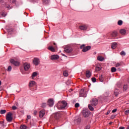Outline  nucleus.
<instances>
[{"mask_svg":"<svg viewBox=\"0 0 129 129\" xmlns=\"http://www.w3.org/2000/svg\"><path fill=\"white\" fill-rule=\"evenodd\" d=\"M38 75V73L36 72H34L32 75V79L34 80L35 77H37Z\"/></svg>","mask_w":129,"mask_h":129,"instance_id":"nucleus-18","label":"nucleus"},{"mask_svg":"<svg viewBox=\"0 0 129 129\" xmlns=\"http://www.w3.org/2000/svg\"><path fill=\"white\" fill-rule=\"evenodd\" d=\"M119 91L118 89H115L114 91V95L115 96H117Z\"/></svg>","mask_w":129,"mask_h":129,"instance_id":"nucleus-26","label":"nucleus"},{"mask_svg":"<svg viewBox=\"0 0 129 129\" xmlns=\"http://www.w3.org/2000/svg\"><path fill=\"white\" fill-rule=\"evenodd\" d=\"M80 106V104H79V103H76V104H75V107H76V108H78V107H79Z\"/></svg>","mask_w":129,"mask_h":129,"instance_id":"nucleus-37","label":"nucleus"},{"mask_svg":"<svg viewBox=\"0 0 129 129\" xmlns=\"http://www.w3.org/2000/svg\"><path fill=\"white\" fill-rule=\"evenodd\" d=\"M2 85V82L0 81V86Z\"/></svg>","mask_w":129,"mask_h":129,"instance_id":"nucleus-51","label":"nucleus"},{"mask_svg":"<svg viewBox=\"0 0 129 129\" xmlns=\"http://www.w3.org/2000/svg\"><path fill=\"white\" fill-rule=\"evenodd\" d=\"M33 63L34 65L37 66L39 65V64H40V60L39 58H35L33 60Z\"/></svg>","mask_w":129,"mask_h":129,"instance_id":"nucleus-8","label":"nucleus"},{"mask_svg":"<svg viewBox=\"0 0 129 129\" xmlns=\"http://www.w3.org/2000/svg\"><path fill=\"white\" fill-rule=\"evenodd\" d=\"M53 44L56 45V44H55V43H53Z\"/></svg>","mask_w":129,"mask_h":129,"instance_id":"nucleus-54","label":"nucleus"},{"mask_svg":"<svg viewBox=\"0 0 129 129\" xmlns=\"http://www.w3.org/2000/svg\"><path fill=\"white\" fill-rule=\"evenodd\" d=\"M45 114V110H42L39 112V116L41 118H42Z\"/></svg>","mask_w":129,"mask_h":129,"instance_id":"nucleus-14","label":"nucleus"},{"mask_svg":"<svg viewBox=\"0 0 129 129\" xmlns=\"http://www.w3.org/2000/svg\"><path fill=\"white\" fill-rule=\"evenodd\" d=\"M43 2L44 4H47L49 2V0H43Z\"/></svg>","mask_w":129,"mask_h":129,"instance_id":"nucleus-32","label":"nucleus"},{"mask_svg":"<svg viewBox=\"0 0 129 129\" xmlns=\"http://www.w3.org/2000/svg\"><path fill=\"white\" fill-rule=\"evenodd\" d=\"M37 110H34V112H33L34 115L35 116V115H37Z\"/></svg>","mask_w":129,"mask_h":129,"instance_id":"nucleus-42","label":"nucleus"},{"mask_svg":"<svg viewBox=\"0 0 129 129\" xmlns=\"http://www.w3.org/2000/svg\"><path fill=\"white\" fill-rule=\"evenodd\" d=\"M6 112V110L5 109L4 110L2 109L0 111V113L2 114H5Z\"/></svg>","mask_w":129,"mask_h":129,"instance_id":"nucleus-30","label":"nucleus"},{"mask_svg":"<svg viewBox=\"0 0 129 129\" xmlns=\"http://www.w3.org/2000/svg\"><path fill=\"white\" fill-rule=\"evenodd\" d=\"M59 57L58 55L54 54V55H52L50 56V59H51L52 60H57L59 58Z\"/></svg>","mask_w":129,"mask_h":129,"instance_id":"nucleus-13","label":"nucleus"},{"mask_svg":"<svg viewBox=\"0 0 129 129\" xmlns=\"http://www.w3.org/2000/svg\"><path fill=\"white\" fill-rule=\"evenodd\" d=\"M54 101L53 98H49L48 99V100H47V105L49 107H52L54 105Z\"/></svg>","mask_w":129,"mask_h":129,"instance_id":"nucleus-4","label":"nucleus"},{"mask_svg":"<svg viewBox=\"0 0 129 129\" xmlns=\"http://www.w3.org/2000/svg\"><path fill=\"white\" fill-rule=\"evenodd\" d=\"M92 81L93 83L96 82V79L95 78H92Z\"/></svg>","mask_w":129,"mask_h":129,"instance_id":"nucleus-36","label":"nucleus"},{"mask_svg":"<svg viewBox=\"0 0 129 129\" xmlns=\"http://www.w3.org/2000/svg\"><path fill=\"white\" fill-rule=\"evenodd\" d=\"M88 108H89V109H90L91 111H94V107H92V106L91 104H89V105H88Z\"/></svg>","mask_w":129,"mask_h":129,"instance_id":"nucleus-24","label":"nucleus"},{"mask_svg":"<svg viewBox=\"0 0 129 129\" xmlns=\"http://www.w3.org/2000/svg\"><path fill=\"white\" fill-rule=\"evenodd\" d=\"M119 129H125L124 127H119ZM126 129H128V128H126Z\"/></svg>","mask_w":129,"mask_h":129,"instance_id":"nucleus-48","label":"nucleus"},{"mask_svg":"<svg viewBox=\"0 0 129 129\" xmlns=\"http://www.w3.org/2000/svg\"><path fill=\"white\" fill-rule=\"evenodd\" d=\"M117 36V32L116 31H114L111 32V36L112 37L115 38V37H116Z\"/></svg>","mask_w":129,"mask_h":129,"instance_id":"nucleus-17","label":"nucleus"},{"mask_svg":"<svg viewBox=\"0 0 129 129\" xmlns=\"http://www.w3.org/2000/svg\"><path fill=\"white\" fill-rule=\"evenodd\" d=\"M27 119H31V116L30 115H27Z\"/></svg>","mask_w":129,"mask_h":129,"instance_id":"nucleus-47","label":"nucleus"},{"mask_svg":"<svg viewBox=\"0 0 129 129\" xmlns=\"http://www.w3.org/2000/svg\"><path fill=\"white\" fill-rule=\"evenodd\" d=\"M127 128H128V129H129V125H128V126L127 127Z\"/></svg>","mask_w":129,"mask_h":129,"instance_id":"nucleus-52","label":"nucleus"},{"mask_svg":"<svg viewBox=\"0 0 129 129\" xmlns=\"http://www.w3.org/2000/svg\"><path fill=\"white\" fill-rule=\"evenodd\" d=\"M86 129H90V127H86Z\"/></svg>","mask_w":129,"mask_h":129,"instance_id":"nucleus-50","label":"nucleus"},{"mask_svg":"<svg viewBox=\"0 0 129 129\" xmlns=\"http://www.w3.org/2000/svg\"><path fill=\"white\" fill-rule=\"evenodd\" d=\"M79 29L82 30H86L88 29V26L86 25L80 26Z\"/></svg>","mask_w":129,"mask_h":129,"instance_id":"nucleus-16","label":"nucleus"},{"mask_svg":"<svg viewBox=\"0 0 129 129\" xmlns=\"http://www.w3.org/2000/svg\"><path fill=\"white\" fill-rule=\"evenodd\" d=\"M128 88V86L127 85H124L123 87V91H126Z\"/></svg>","mask_w":129,"mask_h":129,"instance_id":"nucleus-29","label":"nucleus"},{"mask_svg":"<svg viewBox=\"0 0 129 129\" xmlns=\"http://www.w3.org/2000/svg\"><path fill=\"white\" fill-rule=\"evenodd\" d=\"M119 32L122 35H124L126 34V30L122 29L119 31Z\"/></svg>","mask_w":129,"mask_h":129,"instance_id":"nucleus-20","label":"nucleus"},{"mask_svg":"<svg viewBox=\"0 0 129 129\" xmlns=\"http://www.w3.org/2000/svg\"><path fill=\"white\" fill-rule=\"evenodd\" d=\"M101 70V67H96L95 68V71L98 72Z\"/></svg>","mask_w":129,"mask_h":129,"instance_id":"nucleus-27","label":"nucleus"},{"mask_svg":"<svg viewBox=\"0 0 129 129\" xmlns=\"http://www.w3.org/2000/svg\"><path fill=\"white\" fill-rule=\"evenodd\" d=\"M111 72L113 73V72H116V69L114 67H112L111 68Z\"/></svg>","mask_w":129,"mask_h":129,"instance_id":"nucleus-28","label":"nucleus"},{"mask_svg":"<svg viewBox=\"0 0 129 129\" xmlns=\"http://www.w3.org/2000/svg\"><path fill=\"white\" fill-rule=\"evenodd\" d=\"M80 48L82 49V51L84 52H87V51L89 50L91 48V46H87L85 47V44L81 45L80 46Z\"/></svg>","mask_w":129,"mask_h":129,"instance_id":"nucleus-2","label":"nucleus"},{"mask_svg":"<svg viewBox=\"0 0 129 129\" xmlns=\"http://www.w3.org/2000/svg\"><path fill=\"white\" fill-rule=\"evenodd\" d=\"M90 114V112L88 110H83V115L84 117H88Z\"/></svg>","mask_w":129,"mask_h":129,"instance_id":"nucleus-5","label":"nucleus"},{"mask_svg":"<svg viewBox=\"0 0 129 129\" xmlns=\"http://www.w3.org/2000/svg\"><path fill=\"white\" fill-rule=\"evenodd\" d=\"M20 129H27V127L25 126V125H22L20 126Z\"/></svg>","mask_w":129,"mask_h":129,"instance_id":"nucleus-31","label":"nucleus"},{"mask_svg":"<svg viewBox=\"0 0 129 129\" xmlns=\"http://www.w3.org/2000/svg\"><path fill=\"white\" fill-rule=\"evenodd\" d=\"M119 66H120V64L119 63H117L115 64V67H119Z\"/></svg>","mask_w":129,"mask_h":129,"instance_id":"nucleus-43","label":"nucleus"},{"mask_svg":"<svg viewBox=\"0 0 129 129\" xmlns=\"http://www.w3.org/2000/svg\"><path fill=\"white\" fill-rule=\"evenodd\" d=\"M122 21L121 20H119L117 22V24L119 26H121L122 24Z\"/></svg>","mask_w":129,"mask_h":129,"instance_id":"nucleus-33","label":"nucleus"},{"mask_svg":"<svg viewBox=\"0 0 129 129\" xmlns=\"http://www.w3.org/2000/svg\"><path fill=\"white\" fill-rule=\"evenodd\" d=\"M8 71H11L12 70V67L11 66H9L8 68Z\"/></svg>","mask_w":129,"mask_h":129,"instance_id":"nucleus-39","label":"nucleus"},{"mask_svg":"<svg viewBox=\"0 0 129 129\" xmlns=\"http://www.w3.org/2000/svg\"><path fill=\"white\" fill-rule=\"evenodd\" d=\"M72 83V81L71 80H68V82H67V85H70Z\"/></svg>","mask_w":129,"mask_h":129,"instance_id":"nucleus-41","label":"nucleus"},{"mask_svg":"<svg viewBox=\"0 0 129 129\" xmlns=\"http://www.w3.org/2000/svg\"><path fill=\"white\" fill-rule=\"evenodd\" d=\"M24 68L25 71H28V70L30 68V64L28 62H25L24 64Z\"/></svg>","mask_w":129,"mask_h":129,"instance_id":"nucleus-9","label":"nucleus"},{"mask_svg":"<svg viewBox=\"0 0 129 129\" xmlns=\"http://www.w3.org/2000/svg\"><path fill=\"white\" fill-rule=\"evenodd\" d=\"M63 76L67 77L69 76L68 72L67 71H64L63 72Z\"/></svg>","mask_w":129,"mask_h":129,"instance_id":"nucleus-23","label":"nucleus"},{"mask_svg":"<svg viewBox=\"0 0 129 129\" xmlns=\"http://www.w3.org/2000/svg\"><path fill=\"white\" fill-rule=\"evenodd\" d=\"M100 82H103V75H101L99 78Z\"/></svg>","mask_w":129,"mask_h":129,"instance_id":"nucleus-25","label":"nucleus"},{"mask_svg":"<svg viewBox=\"0 0 129 129\" xmlns=\"http://www.w3.org/2000/svg\"><path fill=\"white\" fill-rule=\"evenodd\" d=\"M47 105V104L46 103H43L41 105V106L43 107V108H45L46 107Z\"/></svg>","mask_w":129,"mask_h":129,"instance_id":"nucleus-35","label":"nucleus"},{"mask_svg":"<svg viewBox=\"0 0 129 129\" xmlns=\"http://www.w3.org/2000/svg\"><path fill=\"white\" fill-rule=\"evenodd\" d=\"M91 105L93 106H96L98 103V100L96 98L93 99L90 102Z\"/></svg>","mask_w":129,"mask_h":129,"instance_id":"nucleus-6","label":"nucleus"},{"mask_svg":"<svg viewBox=\"0 0 129 129\" xmlns=\"http://www.w3.org/2000/svg\"><path fill=\"white\" fill-rule=\"evenodd\" d=\"M68 103L66 101H58L54 108H57L58 109L60 110L65 108L67 106Z\"/></svg>","mask_w":129,"mask_h":129,"instance_id":"nucleus-1","label":"nucleus"},{"mask_svg":"<svg viewBox=\"0 0 129 129\" xmlns=\"http://www.w3.org/2000/svg\"><path fill=\"white\" fill-rule=\"evenodd\" d=\"M116 111H117V109L115 108V109H114L112 110V113H114V112H115Z\"/></svg>","mask_w":129,"mask_h":129,"instance_id":"nucleus-45","label":"nucleus"},{"mask_svg":"<svg viewBox=\"0 0 129 129\" xmlns=\"http://www.w3.org/2000/svg\"><path fill=\"white\" fill-rule=\"evenodd\" d=\"M97 59L101 62H102V61L104 60V57L101 56H98L97 57Z\"/></svg>","mask_w":129,"mask_h":129,"instance_id":"nucleus-21","label":"nucleus"},{"mask_svg":"<svg viewBox=\"0 0 129 129\" xmlns=\"http://www.w3.org/2000/svg\"><path fill=\"white\" fill-rule=\"evenodd\" d=\"M86 78L89 79L91 77V72L90 71H87L86 72Z\"/></svg>","mask_w":129,"mask_h":129,"instance_id":"nucleus-15","label":"nucleus"},{"mask_svg":"<svg viewBox=\"0 0 129 129\" xmlns=\"http://www.w3.org/2000/svg\"><path fill=\"white\" fill-rule=\"evenodd\" d=\"M124 114L125 115H128L129 114V109L125 110L124 112Z\"/></svg>","mask_w":129,"mask_h":129,"instance_id":"nucleus-38","label":"nucleus"},{"mask_svg":"<svg viewBox=\"0 0 129 129\" xmlns=\"http://www.w3.org/2000/svg\"><path fill=\"white\" fill-rule=\"evenodd\" d=\"M120 54L121 55H125V52H124V51H121V52H120Z\"/></svg>","mask_w":129,"mask_h":129,"instance_id":"nucleus-40","label":"nucleus"},{"mask_svg":"<svg viewBox=\"0 0 129 129\" xmlns=\"http://www.w3.org/2000/svg\"><path fill=\"white\" fill-rule=\"evenodd\" d=\"M37 83L35 81H31L29 83V86L30 88H33L36 86Z\"/></svg>","mask_w":129,"mask_h":129,"instance_id":"nucleus-10","label":"nucleus"},{"mask_svg":"<svg viewBox=\"0 0 129 129\" xmlns=\"http://www.w3.org/2000/svg\"><path fill=\"white\" fill-rule=\"evenodd\" d=\"M12 109L14 110H15L17 109V107L16 106H12Z\"/></svg>","mask_w":129,"mask_h":129,"instance_id":"nucleus-44","label":"nucleus"},{"mask_svg":"<svg viewBox=\"0 0 129 129\" xmlns=\"http://www.w3.org/2000/svg\"><path fill=\"white\" fill-rule=\"evenodd\" d=\"M110 113V110H108L107 112L106 113V115H107L109 114Z\"/></svg>","mask_w":129,"mask_h":129,"instance_id":"nucleus-46","label":"nucleus"},{"mask_svg":"<svg viewBox=\"0 0 129 129\" xmlns=\"http://www.w3.org/2000/svg\"><path fill=\"white\" fill-rule=\"evenodd\" d=\"M62 55L64 56V57H67V56H66L64 54H62Z\"/></svg>","mask_w":129,"mask_h":129,"instance_id":"nucleus-49","label":"nucleus"},{"mask_svg":"<svg viewBox=\"0 0 129 129\" xmlns=\"http://www.w3.org/2000/svg\"><path fill=\"white\" fill-rule=\"evenodd\" d=\"M112 123H109V124H112Z\"/></svg>","mask_w":129,"mask_h":129,"instance_id":"nucleus-53","label":"nucleus"},{"mask_svg":"<svg viewBox=\"0 0 129 129\" xmlns=\"http://www.w3.org/2000/svg\"><path fill=\"white\" fill-rule=\"evenodd\" d=\"M79 96L80 97H87V94H86V93H85L84 89H82L80 91Z\"/></svg>","mask_w":129,"mask_h":129,"instance_id":"nucleus-11","label":"nucleus"},{"mask_svg":"<svg viewBox=\"0 0 129 129\" xmlns=\"http://www.w3.org/2000/svg\"><path fill=\"white\" fill-rule=\"evenodd\" d=\"M6 119L9 122L12 121L13 119V117H12V113L11 112H9L6 115Z\"/></svg>","mask_w":129,"mask_h":129,"instance_id":"nucleus-3","label":"nucleus"},{"mask_svg":"<svg viewBox=\"0 0 129 129\" xmlns=\"http://www.w3.org/2000/svg\"><path fill=\"white\" fill-rule=\"evenodd\" d=\"M64 50L67 53H71L73 51V49L71 46H67L64 47Z\"/></svg>","mask_w":129,"mask_h":129,"instance_id":"nucleus-7","label":"nucleus"},{"mask_svg":"<svg viewBox=\"0 0 129 129\" xmlns=\"http://www.w3.org/2000/svg\"><path fill=\"white\" fill-rule=\"evenodd\" d=\"M117 45V43L115 42L112 43L111 45V48L115 49Z\"/></svg>","mask_w":129,"mask_h":129,"instance_id":"nucleus-22","label":"nucleus"},{"mask_svg":"<svg viewBox=\"0 0 129 129\" xmlns=\"http://www.w3.org/2000/svg\"><path fill=\"white\" fill-rule=\"evenodd\" d=\"M55 116H56V119L58 118L60 116V112L56 113V114H55Z\"/></svg>","mask_w":129,"mask_h":129,"instance_id":"nucleus-34","label":"nucleus"},{"mask_svg":"<svg viewBox=\"0 0 129 129\" xmlns=\"http://www.w3.org/2000/svg\"><path fill=\"white\" fill-rule=\"evenodd\" d=\"M10 62L12 64L15 65V66H19V65H20V62L15 61L13 59H11Z\"/></svg>","mask_w":129,"mask_h":129,"instance_id":"nucleus-12","label":"nucleus"},{"mask_svg":"<svg viewBox=\"0 0 129 129\" xmlns=\"http://www.w3.org/2000/svg\"><path fill=\"white\" fill-rule=\"evenodd\" d=\"M47 49H48L53 52L55 51V48H53V47L52 46H48V47L47 48Z\"/></svg>","mask_w":129,"mask_h":129,"instance_id":"nucleus-19","label":"nucleus"}]
</instances>
